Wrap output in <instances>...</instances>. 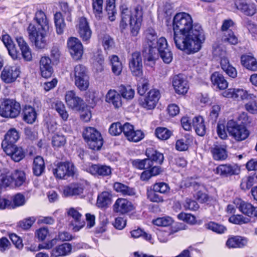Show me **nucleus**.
Segmentation results:
<instances>
[{
  "label": "nucleus",
  "instance_id": "nucleus-1",
  "mask_svg": "<svg viewBox=\"0 0 257 257\" xmlns=\"http://www.w3.org/2000/svg\"><path fill=\"white\" fill-rule=\"evenodd\" d=\"M173 40L176 48L187 54L198 52L205 40L199 23H193L191 16L185 12L175 15L173 22Z\"/></svg>",
  "mask_w": 257,
  "mask_h": 257
},
{
  "label": "nucleus",
  "instance_id": "nucleus-2",
  "mask_svg": "<svg viewBox=\"0 0 257 257\" xmlns=\"http://www.w3.org/2000/svg\"><path fill=\"white\" fill-rule=\"evenodd\" d=\"M145 35V41L149 47L148 54L144 56L146 64L153 67L159 58V54L165 63H170L173 59V55L168 48L166 39L161 37L157 41V36L153 29H148Z\"/></svg>",
  "mask_w": 257,
  "mask_h": 257
},
{
  "label": "nucleus",
  "instance_id": "nucleus-3",
  "mask_svg": "<svg viewBox=\"0 0 257 257\" xmlns=\"http://www.w3.org/2000/svg\"><path fill=\"white\" fill-rule=\"evenodd\" d=\"M142 21V12L138 9L133 11L127 8L122 9L120 26L123 29L130 24L131 34L136 36L139 32Z\"/></svg>",
  "mask_w": 257,
  "mask_h": 257
},
{
  "label": "nucleus",
  "instance_id": "nucleus-4",
  "mask_svg": "<svg viewBox=\"0 0 257 257\" xmlns=\"http://www.w3.org/2000/svg\"><path fill=\"white\" fill-rule=\"evenodd\" d=\"M49 31L38 29L34 24L30 23L27 28V32L30 41L37 49L45 48L47 44V37Z\"/></svg>",
  "mask_w": 257,
  "mask_h": 257
},
{
  "label": "nucleus",
  "instance_id": "nucleus-5",
  "mask_svg": "<svg viewBox=\"0 0 257 257\" xmlns=\"http://www.w3.org/2000/svg\"><path fill=\"white\" fill-rule=\"evenodd\" d=\"M83 136L89 148L93 150H99L103 145L100 134L94 128L87 127L83 133Z\"/></svg>",
  "mask_w": 257,
  "mask_h": 257
},
{
  "label": "nucleus",
  "instance_id": "nucleus-6",
  "mask_svg": "<svg viewBox=\"0 0 257 257\" xmlns=\"http://www.w3.org/2000/svg\"><path fill=\"white\" fill-rule=\"evenodd\" d=\"M21 110L20 103L13 99H6L1 104L0 115L6 118H16Z\"/></svg>",
  "mask_w": 257,
  "mask_h": 257
},
{
  "label": "nucleus",
  "instance_id": "nucleus-7",
  "mask_svg": "<svg viewBox=\"0 0 257 257\" xmlns=\"http://www.w3.org/2000/svg\"><path fill=\"white\" fill-rule=\"evenodd\" d=\"M5 174L6 176H3L2 179L6 187H19L27 183L26 174L23 171L17 170L11 174Z\"/></svg>",
  "mask_w": 257,
  "mask_h": 257
},
{
  "label": "nucleus",
  "instance_id": "nucleus-8",
  "mask_svg": "<svg viewBox=\"0 0 257 257\" xmlns=\"http://www.w3.org/2000/svg\"><path fill=\"white\" fill-rule=\"evenodd\" d=\"M227 129L229 135L237 141L245 140L249 134V131L245 126L238 124L233 120L228 121Z\"/></svg>",
  "mask_w": 257,
  "mask_h": 257
},
{
  "label": "nucleus",
  "instance_id": "nucleus-9",
  "mask_svg": "<svg viewBox=\"0 0 257 257\" xmlns=\"http://www.w3.org/2000/svg\"><path fill=\"white\" fill-rule=\"evenodd\" d=\"M55 176L59 179H63L65 176H73L75 173V169L73 164L70 162H60L57 167L53 169Z\"/></svg>",
  "mask_w": 257,
  "mask_h": 257
},
{
  "label": "nucleus",
  "instance_id": "nucleus-10",
  "mask_svg": "<svg viewBox=\"0 0 257 257\" xmlns=\"http://www.w3.org/2000/svg\"><path fill=\"white\" fill-rule=\"evenodd\" d=\"M222 95L227 98H232L237 100H249L254 99L253 94L248 93V92L242 88H230L224 91Z\"/></svg>",
  "mask_w": 257,
  "mask_h": 257
},
{
  "label": "nucleus",
  "instance_id": "nucleus-11",
  "mask_svg": "<svg viewBox=\"0 0 257 257\" xmlns=\"http://www.w3.org/2000/svg\"><path fill=\"white\" fill-rule=\"evenodd\" d=\"M129 67L134 75L138 77L142 75L143 63L140 52L136 51L132 54L129 58Z\"/></svg>",
  "mask_w": 257,
  "mask_h": 257
},
{
  "label": "nucleus",
  "instance_id": "nucleus-12",
  "mask_svg": "<svg viewBox=\"0 0 257 257\" xmlns=\"http://www.w3.org/2000/svg\"><path fill=\"white\" fill-rule=\"evenodd\" d=\"M21 71L19 66H5L1 72L2 80L6 83H11L15 82L20 75Z\"/></svg>",
  "mask_w": 257,
  "mask_h": 257
},
{
  "label": "nucleus",
  "instance_id": "nucleus-13",
  "mask_svg": "<svg viewBox=\"0 0 257 257\" xmlns=\"http://www.w3.org/2000/svg\"><path fill=\"white\" fill-rule=\"evenodd\" d=\"M85 170L98 177L109 176L112 173V169L110 166L101 164H89L86 167Z\"/></svg>",
  "mask_w": 257,
  "mask_h": 257
},
{
  "label": "nucleus",
  "instance_id": "nucleus-14",
  "mask_svg": "<svg viewBox=\"0 0 257 257\" xmlns=\"http://www.w3.org/2000/svg\"><path fill=\"white\" fill-rule=\"evenodd\" d=\"M67 45L71 55L75 60H79L83 54V47L80 41L77 38L71 37L67 41Z\"/></svg>",
  "mask_w": 257,
  "mask_h": 257
},
{
  "label": "nucleus",
  "instance_id": "nucleus-15",
  "mask_svg": "<svg viewBox=\"0 0 257 257\" xmlns=\"http://www.w3.org/2000/svg\"><path fill=\"white\" fill-rule=\"evenodd\" d=\"M123 135L128 141L133 142H138L145 137L142 131L135 130L134 126L128 122L123 124Z\"/></svg>",
  "mask_w": 257,
  "mask_h": 257
},
{
  "label": "nucleus",
  "instance_id": "nucleus-16",
  "mask_svg": "<svg viewBox=\"0 0 257 257\" xmlns=\"http://www.w3.org/2000/svg\"><path fill=\"white\" fill-rule=\"evenodd\" d=\"M160 92L156 89H151L146 97L140 102L141 105L147 110L154 109L160 98Z\"/></svg>",
  "mask_w": 257,
  "mask_h": 257
},
{
  "label": "nucleus",
  "instance_id": "nucleus-17",
  "mask_svg": "<svg viewBox=\"0 0 257 257\" xmlns=\"http://www.w3.org/2000/svg\"><path fill=\"white\" fill-rule=\"evenodd\" d=\"M240 172V168L236 164L220 165L214 170L215 174L222 177L236 175L239 174Z\"/></svg>",
  "mask_w": 257,
  "mask_h": 257
},
{
  "label": "nucleus",
  "instance_id": "nucleus-18",
  "mask_svg": "<svg viewBox=\"0 0 257 257\" xmlns=\"http://www.w3.org/2000/svg\"><path fill=\"white\" fill-rule=\"evenodd\" d=\"M65 100L68 107L74 110H80L83 105V99L77 96L73 90L66 92Z\"/></svg>",
  "mask_w": 257,
  "mask_h": 257
},
{
  "label": "nucleus",
  "instance_id": "nucleus-19",
  "mask_svg": "<svg viewBox=\"0 0 257 257\" xmlns=\"http://www.w3.org/2000/svg\"><path fill=\"white\" fill-rule=\"evenodd\" d=\"M236 207L243 214L251 217H257V207H254L250 203L244 202L237 198L234 200Z\"/></svg>",
  "mask_w": 257,
  "mask_h": 257
},
{
  "label": "nucleus",
  "instance_id": "nucleus-20",
  "mask_svg": "<svg viewBox=\"0 0 257 257\" xmlns=\"http://www.w3.org/2000/svg\"><path fill=\"white\" fill-rule=\"evenodd\" d=\"M67 213L73 218L71 221V225L74 231H78L84 226L85 222L81 221L82 215L78 210L74 208H70L68 209Z\"/></svg>",
  "mask_w": 257,
  "mask_h": 257
},
{
  "label": "nucleus",
  "instance_id": "nucleus-21",
  "mask_svg": "<svg viewBox=\"0 0 257 257\" xmlns=\"http://www.w3.org/2000/svg\"><path fill=\"white\" fill-rule=\"evenodd\" d=\"M77 29L80 38L83 41L87 42L91 38L92 32L85 18L82 17L79 18Z\"/></svg>",
  "mask_w": 257,
  "mask_h": 257
},
{
  "label": "nucleus",
  "instance_id": "nucleus-22",
  "mask_svg": "<svg viewBox=\"0 0 257 257\" xmlns=\"http://www.w3.org/2000/svg\"><path fill=\"white\" fill-rule=\"evenodd\" d=\"M114 212L120 214H124L133 209L132 203L126 199L118 198L113 205Z\"/></svg>",
  "mask_w": 257,
  "mask_h": 257
},
{
  "label": "nucleus",
  "instance_id": "nucleus-23",
  "mask_svg": "<svg viewBox=\"0 0 257 257\" xmlns=\"http://www.w3.org/2000/svg\"><path fill=\"white\" fill-rule=\"evenodd\" d=\"M3 149L6 154L10 156L15 162L20 161L25 156L22 148L15 145L4 147Z\"/></svg>",
  "mask_w": 257,
  "mask_h": 257
},
{
  "label": "nucleus",
  "instance_id": "nucleus-24",
  "mask_svg": "<svg viewBox=\"0 0 257 257\" xmlns=\"http://www.w3.org/2000/svg\"><path fill=\"white\" fill-rule=\"evenodd\" d=\"M71 251V244L69 243H64L53 248L51 251V257L66 256L69 255Z\"/></svg>",
  "mask_w": 257,
  "mask_h": 257
},
{
  "label": "nucleus",
  "instance_id": "nucleus-25",
  "mask_svg": "<svg viewBox=\"0 0 257 257\" xmlns=\"http://www.w3.org/2000/svg\"><path fill=\"white\" fill-rule=\"evenodd\" d=\"M39 65L41 74L43 77L48 78L51 76L53 68L51 60L49 57H42L40 60Z\"/></svg>",
  "mask_w": 257,
  "mask_h": 257
},
{
  "label": "nucleus",
  "instance_id": "nucleus-26",
  "mask_svg": "<svg viewBox=\"0 0 257 257\" xmlns=\"http://www.w3.org/2000/svg\"><path fill=\"white\" fill-rule=\"evenodd\" d=\"M173 85L176 93L178 94L186 93L189 88L187 81L184 79L181 75L174 77Z\"/></svg>",
  "mask_w": 257,
  "mask_h": 257
},
{
  "label": "nucleus",
  "instance_id": "nucleus-27",
  "mask_svg": "<svg viewBox=\"0 0 257 257\" xmlns=\"http://www.w3.org/2000/svg\"><path fill=\"white\" fill-rule=\"evenodd\" d=\"M34 21L40 27L38 29L43 31H49L50 25L49 20L45 13L42 10L37 11L33 19Z\"/></svg>",
  "mask_w": 257,
  "mask_h": 257
},
{
  "label": "nucleus",
  "instance_id": "nucleus-28",
  "mask_svg": "<svg viewBox=\"0 0 257 257\" xmlns=\"http://www.w3.org/2000/svg\"><path fill=\"white\" fill-rule=\"evenodd\" d=\"M16 40L21 50L24 59L27 61L32 60V55L31 49L24 39L21 36H19L16 38Z\"/></svg>",
  "mask_w": 257,
  "mask_h": 257
},
{
  "label": "nucleus",
  "instance_id": "nucleus-29",
  "mask_svg": "<svg viewBox=\"0 0 257 257\" xmlns=\"http://www.w3.org/2000/svg\"><path fill=\"white\" fill-rule=\"evenodd\" d=\"M210 151L213 158L216 161L224 160L227 157L226 148L223 145L214 144Z\"/></svg>",
  "mask_w": 257,
  "mask_h": 257
},
{
  "label": "nucleus",
  "instance_id": "nucleus-30",
  "mask_svg": "<svg viewBox=\"0 0 257 257\" xmlns=\"http://www.w3.org/2000/svg\"><path fill=\"white\" fill-rule=\"evenodd\" d=\"M105 101L112 104L115 108H119L122 105L121 96L116 91L110 89L105 96Z\"/></svg>",
  "mask_w": 257,
  "mask_h": 257
},
{
  "label": "nucleus",
  "instance_id": "nucleus-31",
  "mask_svg": "<svg viewBox=\"0 0 257 257\" xmlns=\"http://www.w3.org/2000/svg\"><path fill=\"white\" fill-rule=\"evenodd\" d=\"M84 189L82 184H71L64 187L63 194L65 197L81 195Z\"/></svg>",
  "mask_w": 257,
  "mask_h": 257
},
{
  "label": "nucleus",
  "instance_id": "nucleus-32",
  "mask_svg": "<svg viewBox=\"0 0 257 257\" xmlns=\"http://www.w3.org/2000/svg\"><path fill=\"white\" fill-rule=\"evenodd\" d=\"M20 138L18 132L14 128L9 130L5 135V139L2 143V146L7 147L8 146L14 145L15 143Z\"/></svg>",
  "mask_w": 257,
  "mask_h": 257
},
{
  "label": "nucleus",
  "instance_id": "nucleus-33",
  "mask_svg": "<svg viewBox=\"0 0 257 257\" xmlns=\"http://www.w3.org/2000/svg\"><path fill=\"white\" fill-rule=\"evenodd\" d=\"M220 59L222 69L230 77H236L237 71L236 69L230 64L227 55Z\"/></svg>",
  "mask_w": 257,
  "mask_h": 257
},
{
  "label": "nucleus",
  "instance_id": "nucleus-34",
  "mask_svg": "<svg viewBox=\"0 0 257 257\" xmlns=\"http://www.w3.org/2000/svg\"><path fill=\"white\" fill-rule=\"evenodd\" d=\"M192 125L196 134L200 136H204L206 134V127L204 119L201 116H195L192 120Z\"/></svg>",
  "mask_w": 257,
  "mask_h": 257
},
{
  "label": "nucleus",
  "instance_id": "nucleus-35",
  "mask_svg": "<svg viewBox=\"0 0 257 257\" xmlns=\"http://www.w3.org/2000/svg\"><path fill=\"white\" fill-rule=\"evenodd\" d=\"M211 80L212 84L220 90H224L228 86V82L224 76L218 72H215L211 75Z\"/></svg>",
  "mask_w": 257,
  "mask_h": 257
},
{
  "label": "nucleus",
  "instance_id": "nucleus-36",
  "mask_svg": "<svg viewBox=\"0 0 257 257\" xmlns=\"http://www.w3.org/2000/svg\"><path fill=\"white\" fill-rule=\"evenodd\" d=\"M102 53L101 50H97L93 53L91 58L94 67L98 71H101L103 69L104 58Z\"/></svg>",
  "mask_w": 257,
  "mask_h": 257
},
{
  "label": "nucleus",
  "instance_id": "nucleus-37",
  "mask_svg": "<svg viewBox=\"0 0 257 257\" xmlns=\"http://www.w3.org/2000/svg\"><path fill=\"white\" fill-rule=\"evenodd\" d=\"M241 63L244 67L248 70H257V61L255 58L251 55H242L241 57Z\"/></svg>",
  "mask_w": 257,
  "mask_h": 257
},
{
  "label": "nucleus",
  "instance_id": "nucleus-38",
  "mask_svg": "<svg viewBox=\"0 0 257 257\" xmlns=\"http://www.w3.org/2000/svg\"><path fill=\"white\" fill-rule=\"evenodd\" d=\"M247 243V240L246 238L236 236L228 238L226 244L229 248H235L242 247L245 245Z\"/></svg>",
  "mask_w": 257,
  "mask_h": 257
},
{
  "label": "nucleus",
  "instance_id": "nucleus-39",
  "mask_svg": "<svg viewBox=\"0 0 257 257\" xmlns=\"http://www.w3.org/2000/svg\"><path fill=\"white\" fill-rule=\"evenodd\" d=\"M45 165L44 159L40 156H37L34 159L33 172L35 176H39L44 172Z\"/></svg>",
  "mask_w": 257,
  "mask_h": 257
},
{
  "label": "nucleus",
  "instance_id": "nucleus-40",
  "mask_svg": "<svg viewBox=\"0 0 257 257\" xmlns=\"http://www.w3.org/2000/svg\"><path fill=\"white\" fill-rule=\"evenodd\" d=\"M113 188L116 192L120 193L122 195L133 196L135 194L134 189L119 182L114 183Z\"/></svg>",
  "mask_w": 257,
  "mask_h": 257
},
{
  "label": "nucleus",
  "instance_id": "nucleus-41",
  "mask_svg": "<svg viewBox=\"0 0 257 257\" xmlns=\"http://www.w3.org/2000/svg\"><path fill=\"white\" fill-rule=\"evenodd\" d=\"M109 60L111 65L112 72L115 75H120L122 70V65L118 57L115 55H111L109 56Z\"/></svg>",
  "mask_w": 257,
  "mask_h": 257
},
{
  "label": "nucleus",
  "instance_id": "nucleus-42",
  "mask_svg": "<svg viewBox=\"0 0 257 257\" xmlns=\"http://www.w3.org/2000/svg\"><path fill=\"white\" fill-rule=\"evenodd\" d=\"M146 155L149 159L158 164H161L164 160L163 154L157 151L153 148H148L146 151Z\"/></svg>",
  "mask_w": 257,
  "mask_h": 257
},
{
  "label": "nucleus",
  "instance_id": "nucleus-43",
  "mask_svg": "<svg viewBox=\"0 0 257 257\" xmlns=\"http://www.w3.org/2000/svg\"><path fill=\"white\" fill-rule=\"evenodd\" d=\"M37 117L34 108L31 106H26L23 110V119L28 123L32 124Z\"/></svg>",
  "mask_w": 257,
  "mask_h": 257
},
{
  "label": "nucleus",
  "instance_id": "nucleus-44",
  "mask_svg": "<svg viewBox=\"0 0 257 257\" xmlns=\"http://www.w3.org/2000/svg\"><path fill=\"white\" fill-rule=\"evenodd\" d=\"M54 19L57 33L59 35L63 34L66 25L62 14L60 12L56 13L54 15Z\"/></svg>",
  "mask_w": 257,
  "mask_h": 257
},
{
  "label": "nucleus",
  "instance_id": "nucleus-45",
  "mask_svg": "<svg viewBox=\"0 0 257 257\" xmlns=\"http://www.w3.org/2000/svg\"><path fill=\"white\" fill-rule=\"evenodd\" d=\"M227 7L233 12L241 11L248 3L247 0H225Z\"/></svg>",
  "mask_w": 257,
  "mask_h": 257
},
{
  "label": "nucleus",
  "instance_id": "nucleus-46",
  "mask_svg": "<svg viewBox=\"0 0 257 257\" xmlns=\"http://www.w3.org/2000/svg\"><path fill=\"white\" fill-rule=\"evenodd\" d=\"M111 195L106 191L100 194L97 197V206L99 208H103L111 203Z\"/></svg>",
  "mask_w": 257,
  "mask_h": 257
},
{
  "label": "nucleus",
  "instance_id": "nucleus-47",
  "mask_svg": "<svg viewBox=\"0 0 257 257\" xmlns=\"http://www.w3.org/2000/svg\"><path fill=\"white\" fill-rule=\"evenodd\" d=\"M54 104L55 109L58 113L61 118L64 121H66L69 114L64 103L62 101L57 100L54 103Z\"/></svg>",
  "mask_w": 257,
  "mask_h": 257
},
{
  "label": "nucleus",
  "instance_id": "nucleus-48",
  "mask_svg": "<svg viewBox=\"0 0 257 257\" xmlns=\"http://www.w3.org/2000/svg\"><path fill=\"white\" fill-rule=\"evenodd\" d=\"M93 12L95 17L100 20L102 17L103 0H91Z\"/></svg>",
  "mask_w": 257,
  "mask_h": 257
},
{
  "label": "nucleus",
  "instance_id": "nucleus-49",
  "mask_svg": "<svg viewBox=\"0 0 257 257\" xmlns=\"http://www.w3.org/2000/svg\"><path fill=\"white\" fill-rule=\"evenodd\" d=\"M221 40L222 41L231 45H236L238 41L237 37L231 30L221 33Z\"/></svg>",
  "mask_w": 257,
  "mask_h": 257
},
{
  "label": "nucleus",
  "instance_id": "nucleus-50",
  "mask_svg": "<svg viewBox=\"0 0 257 257\" xmlns=\"http://www.w3.org/2000/svg\"><path fill=\"white\" fill-rule=\"evenodd\" d=\"M256 183H257V174H254L252 176L243 178L240 184V187L242 190H247Z\"/></svg>",
  "mask_w": 257,
  "mask_h": 257
},
{
  "label": "nucleus",
  "instance_id": "nucleus-51",
  "mask_svg": "<svg viewBox=\"0 0 257 257\" xmlns=\"http://www.w3.org/2000/svg\"><path fill=\"white\" fill-rule=\"evenodd\" d=\"M71 76L74 77V79L89 76L86 68L81 64L77 65L74 67V70L71 73Z\"/></svg>",
  "mask_w": 257,
  "mask_h": 257
},
{
  "label": "nucleus",
  "instance_id": "nucleus-52",
  "mask_svg": "<svg viewBox=\"0 0 257 257\" xmlns=\"http://www.w3.org/2000/svg\"><path fill=\"white\" fill-rule=\"evenodd\" d=\"M133 165L136 168L141 170L149 169L153 165L152 161L148 158L143 160H135L133 162Z\"/></svg>",
  "mask_w": 257,
  "mask_h": 257
},
{
  "label": "nucleus",
  "instance_id": "nucleus-53",
  "mask_svg": "<svg viewBox=\"0 0 257 257\" xmlns=\"http://www.w3.org/2000/svg\"><path fill=\"white\" fill-rule=\"evenodd\" d=\"M106 11L107 13L108 19L111 22L114 21L116 13L115 0H106Z\"/></svg>",
  "mask_w": 257,
  "mask_h": 257
},
{
  "label": "nucleus",
  "instance_id": "nucleus-54",
  "mask_svg": "<svg viewBox=\"0 0 257 257\" xmlns=\"http://www.w3.org/2000/svg\"><path fill=\"white\" fill-rule=\"evenodd\" d=\"M74 83L79 90L81 91H86L89 86V76L74 79Z\"/></svg>",
  "mask_w": 257,
  "mask_h": 257
},
{
  "label": "nucleus",
  "instance_id": "nucleus-55",
  "mask_svg": "<svg viewBox=\"0 0 257 257\" xmlns=\"http://www.w3.org/2000/svg\"><path fill=\"white\" fill-rule=\"evenodd\" d=\"M119 93L123 98L129 100L134 98L135 90L130 86L121 85L120 86Z\"/></svg>",
  "mask_w": 257,
  "mask_h": 257
},
{
  "label": "nucleus",
  "instance_id": "nucleus-56",
  "mask_svg": "<svg viewBox=\"0 0 257 257\" xmlns=\"http://www.w3.org/2000/svg\"><path fill=\"white\" fill-rule=\"evenodd\" d=\"M205 226L206 228L219 234L223 233L226 231V228L224 226L214 222H210L205 224Z\"/></svg>",
  "mask_w": 257,
  "mask_h": 257
},
{
  "label": "nucleus",
  "instance_id": "nucleus-57",
  "mask_svg": "<svg viewBox=\"0 0 257 257\" xmlns=\"http://www.w3.org/2000/svg\"><path fill=\"white\" fill-rule=\"evenodd\" d=\"M155 134L157 137L162 140H166L171 136L170 131L165 127H158L156 129Z\"/></svg>",
  "mask_w": 257,
  "mask_h": 257
},
{
  "label": "nucleus",
  "instance_id": "nucleus-58",
  "mask_svg": "<svg viewBox=\"0 0 257 257\" xmlns=\"http://www.w3.org/2000/svg\"><path fill=\"white\" fill-rule=\"evenodd\" d=\"M25 196L21 193H18L13 197V203H11V208L23 206L25 204Z\"/></svg>",
  "mask_w": 257,
  "mask_h": 257
},
{
  "label": "nucleus",
  "instance_id": "nucleus-59",
  "mask_svg": "<svg viewBox=\"0 0 257 257\" xmlns=\"http://www.w3.org/2000/svg\"><path fill=\"white\" fill-rule=\"evenodd\" d=\"M153 223L158 226H168L173 223V219L169 216L160 217L154 220Z\"/></svg>",
  "mask_w": 257,
  "mask_h": 257
},
{
  "label": "nucleus",
  "instance_id": "nucleus-60",
  "mask_svg": "<svg viewBox=\"0 0 257 257\" xmlns=\"http://www.w3.org/2000/svg\"><path fill=\"white\" fill-rule=\"evenodd\" d=\"M256 5L254 3H247L241 13L247 16H252L256 13Z\"/></svg>",
  "mask_w": 257,
  "mask_h": 257
},
{
  "label": "nucleus",
  "instance_id": "nucleus-61",
  "mask_svg": "<svg viewBox=\"0 0 257 257\" xmlns=\"http://www.w3.org/2000/svg\"><path fill=\"white\" fill-rule=\"evenodd\" d=\"M158 239L161 242H166L170 238L171 231L169 228L159 229L157 232Z\"/></svg>",
  "mask_w": 257,
  "mask_h": 257
},
{
  "label": "nucleus",
  "instance_id": "nucleus-62",
  "mask_svg": "<svg viewBox=\"0 0 257 257\" xmlns=\"http://www.w3.org/2000/svg\"><path fill=\"white\" fill-rule=\"evenodd\" d=\"M229 221L236 224H242L249 222L248 218L245 217L241 215H233L229 218Z\"/></svg>",
  "mask_w": 257,
  "mask_h": 257
},
{
  "label": "nucleus",
  "instance_id": "nucleus-63",
  "mask_svg": "<svg viewBox=\"0 0 257 257\" xmlns=\"http://www.w3.org/2000/svg\"><path fill=\"white\" fill-rule=\"evenodd\" d=\"M36 220V218L34 216L26 218L19 222V226L24 230L29 229Z\"/></svg>",
  "mask_w": 257,
  "mask_h": 257
},
{
  "label": "nucleus",
  "instance_id": "nucleus-64",
  "mask_svg": "<svg viewBox=\"0 0 257 257\" xmlns=\"http://www.w3.org/2000/svg\"><path fill=\"white\" fill-rule=\"evenodd\" d=\"M249 101L245 105L246 110L253 114L257 113V99L254 95V99H249Z\"/></svg>",
  "mask_w": 257,
  "mask_h": 257
}]
</instances>
